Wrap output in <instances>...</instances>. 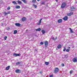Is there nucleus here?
<instances>
[{
    "instance_id": "obj_49",
    "label": "nucleus",
    "mask_w": 77,
    "mask_h": 77,
    "mask_svg": "<svg viewBox=\"0 0 77 77\" xmlns=\"http://www.w3.org/2000/svg\"><path fill=\"white\" fill-rule=\"evenodd\" d=\"M35 50H36V51H37V50L36 49H35Z\"/></svg>"
},
{
    "instance_id": "obj_18",
    "label": "nucleus",
    "mask_w": 77,
    "mask_h": 77,
    "mask_svg": "<svg viewBox=\"0 0 77 77\" xmlns=\"http://www.w3.org/2000/svg\"><path fill=\"white\" fill-rule=\"evenodd\" d=\"M16 9H20V6L17 5L16 6Z\"/></svg>"
},
{
    "instance_id": "obj_28",
    "label": "nucleus",
    "mask_w": 77,
    "mask_h": 77,
    "mask_svg": "<svg viewBox=\"0 0 77 77\" xmlns=\"http://www.w3.org/2000/svg\"><path fill=\"white\" fill-rule=\"evenodd\" d=\"M36 2V0H32V3H35Z\"/></svg>"
},
{
    "instance_id": "obj_29",
    "label": "nucleus",
    "mask_w": 77,
    "mask_h": 77,
    "mask_svg": "<svg viewBox=\"0 0 77 77\" xmlns=\"http://www.w3.org/2000/svg\"><path fill=\"white\" fill-rule=\"evenodd\" d=\"M68 57V55H65V58H66V59H67V58Z\"/></svg>"
},
{
    "instance_id": "obj_44",
    "label": "nucleus",
    "mask_w": 77,
    "mask_h": 77,
    "mask_svg": "<svg viewBox=\"0 0 77 77\" xmlns=\"http://www.w3.org/2000/svg\"><path fill=\"white\" fill-rule=\"evenodd\" d=\"M55 1L56 2H58V0H55Z\"/></svg>"
},
{
    "instance_id": "obj_19",
    "label": "nucleus",
    "mask_w": 77,
    "mask_h": 77,
    "mask_svg": "<svg viewBox=\"0 0 77 77\" xmlns=\"http://www.w3.org/2000/svg\"><path fill=\"white\" fill-rule=\"evenodd\" d=\"M41 29L40 28H38L37 29H36L35 30L36 31H41Z\"/></svg>"
},
{
    "instance_id": "obj_16",
    "label": "nucleus",
    "mask_w": 77,
    "mask_h": 77,
    "mask_svg": "<svg viewBox=\"0 0 77 77\" xmlns=\"http://www.w3.org/2000/svg\"><path fill=\"white\" fill-rule=\"evenodd\" d=\"M9 68H10V66H8L6 68V69L8 71V70H9Z\"/></svg>"
},
{
    "instance_id": "obj_35",
    "label": "nucleus",
    "mask_w": 77,
    "mask_h": 77,
    "mask_svg": "<svg viewBox=\"0 0 77 77\" xmlns=\"http://www.w3.org/2000/svg\"><path fill=\"white\" fill-rule=\"evenodd\" d=\"M8 38V37L6 36H5L4 37V39L5 40H6V38Z\"/></svg>"
},
{
    "instance_id": "obj_15",
    "label": "nucleus",
    "mask_w": 77,
    "mask_h": 77,
    "mask_svg": "<svg viewBox=\"0 0 77 77\" xmlns=\"http://www.w3.org/2000/svg\"><path fill=\"white\" fill-rule=\"evenodd\" d=\"M42 20V19H41L40 20L39 22L37 24L38 25H40L41 24V21Z\"/></svg>"
},
{
    "instance_id": "obj_22",
    "label": "nucleus",
    "mask_w": 77,
    "mask_h": 77,
    "mask_svg": "<svg viewBox=\"0 0 77 77\" xmlns=\"http://www.w3.org/2000/svg\"><path fill=\"white\" fill-rule=\"evenodd\" d=\"M17 33V30H15L14 31V34H16Z\"/></svg>"
},
{
    "instance_id": "obj_24",
    "label": "nucleus",
    "mask_w": 77,
    "mask_h": 77,
    "mask_svg": "<svg viewBox=\"0 0 77 77\" xmlns=\"http://www.w3.org/2000/svg\"><path fill=\"white\" fill-rule=\"evenodd\" d=\"M33 6H34V7H35V8H37V5H35V4H33Z\"/></svg>"
},
{
    "instance_id": "obj_37",
    "label": "nucleus",
    "mask_w": 77,
    "mask_h": 77,
    "mask_svg": "<svg viewBox=\"0 0 77 77\" xmlns=\"http://www.w3.org/2000/svg\"><path fill=\"white\" fill-rule=\"evenodd\" d=\"M72 72H73V71H72V70H71L70 71V74H72Z\"/></svg>"
},
{
    "instance_id": "obj_42",
    "label": "nucleus",
    "mask_w": 77,
    "mask_h": 77,
    "mask_svg": "<svg viewBox=\"0 0 77 77\" xmlns=\"http://www.w3.org/2000/svg\"><path fill=\"white\" fill-rule=\"evenodd\" d=\"M10 13H11V12H9V11H8V13H7L8 15V14H10Z\"/></svg>"
},
{
    "instance_id": "obj_17",
    "label": "nucleus",
    "mask_w": 77,
    "mask_h": 77,
    "mask_svg": "<svg viewBox=\"0 0 77 77\" xmlns=\"http://www.w3.org/2000/svg\"><path fill=\"white\" fill-rule=\"evenodd\" d=\"M41 32H42L43 35H44V34H45V31L44 29H42V30Z\"/></svg>"
},
{
    "instance_id": "obj_3",
    "label": "nucleus",
    "mask_w": 77,
    "mask_h": 77,
    "mask_svg": "<svg viewBox=\"0 0 77 77\" xmlns=\"http://www.w3.org/2000/svg\"><path fill=\"white\" fill-rule=\"evenodd\" d=\"M45 47H47L48 46V41H45Z\"/></svg>"
},
{
    "instance_id": "obj_33",
    "label": "nucleus",
    "mask_w": 77,
    "mask_h": 77,
    "mask_svg": "<svg viewBox=\"0 0 77 77\" xmlns=\"http://www.w3.org/2000/svg\"><path fill=\"white\" fill-rule=\"evenodd\" d=\"M11 9V7H8V8H7V10H9Z\"/></svg>"
},
{
    "instance_id": "obj_27",
    "label": "nucleus",
    "mask_w": 77,
    "mask_h": 77,
    "mask_svg": "<svg viewBox=\"0 0 77 77\" xmlns=\"http://www.w3.org/2000/svg\"><path fill=\"white\" fill-rule=\"evenodd\" d=\"M20 62H17L16 63V65H20Z\"/></svg>"
},
{
    "instance_id": "obj_14",
    "label": "nucleus",
    "mask_w": 77,
    "mask_h": 77,
    "mask_svg": "<svg viewBox=\"0 0 77 77\" xmlns=\"http://www.w3.org/2000/svg\"><path fill=\"white\" fill-rule=\"evenodd\" d=\"M57 21L59 23H62V20L61 19H59L57 20Z\"/></svg>"
},
{
    "instance_id": "obj_23",
    "label": "nucleus",
    "mask_w": 77,
    "mask_h": 77,
    "mask_svg": "<svg viewBox=\"0 0 77 77\" xmlns=\"http://www.w3.org/2000/svg\"><path fill=\"white\" fill-rule=\"evenodd\" d=\"M69 29H70V33H73V31H72V29H71V28H69Z\"/></svg>"
},
{
    "instance_id": "obj_34",
    "label": "nucleus",
    "mask_w": 77,
    "mask_h": 77,
    "mask_svg": "<svg viewBox=\"0 0 77 77\" xmlns=\"http://www.w3.org/2000/svg\"><path fill=\"white\" fill-rule=\"evenodd\" d=\"M66 47H64L63 50V51H66Z\"/></svg>"
},
{
    "instance_id": "obj_45",
    "label": "nucleus",
    "mask_w": 77,
    "mask_h": 77,
    "mask_svg": "<svg viewBox=\"0 0 77 77\" xmlns=\"http://www.w3.org/2000/svg\"><path fill=\"white\" fill-rule=\"evenodd\" d=\"M2 26H3V24L2 23L1 25Z\"/></svg>"
},
{
    "instance_id": "obj_43",
    "label": "nucleus",
    "mask_w": 77,
    "mask_h": 77,
    "mask_svg": "<svg viewBox=\"0 0 77 77\" xmlns=\"http://www.w3.org/2000/svg\"><path fill=\"white\" fill-rule=\"evenodd\" d=\"M52 39H53V40H55V39H54V37H53Z\"/></svg>"
},
{
    "instance_id": "obj_25",
    "label": "nucleus",
    "mask_w": 77,
    "mask_h": 77,
    "mask_svg": "<svg viewBox=\"0 0 77 77\" xmlns=\"http://www.w3.org/2000/svg\"><path fill=\"white\" fill-rule=\"evenodd\" d=\"M17 3H18V4H22V3L20 1H17Z\"/></svg>"
},
{
    "instance_id": "obj_46",
    "label": "nucleus",
    "mask_w": 77,
    "mask_h": 77,
    "mask_svg": "<svg viewBox=\"0 0 77 77\" xmlns=\"http://www.w3.org/2000/svg\"><path fill=\"white\" fill-rule=\"evenodd\" d=\"M68 48L69 49H70V47H69Z\"/></svg>"
},
{
    "instance_id": "obj_21",
    "label": "nucleus",
    "mask_w": 77,
    "mask_h": 77,
    "mask_svg": "<svg viewBox=\"0 0 77 77\" xmlns=\"http://www.w3.org/2000/svg\"><path fill=\"white\" fill-rule=\"evenodd\" d=\"M45 64L46 65H48L49 62H45Z\"/></svg>"
},
{
    "instance_id": "obj_5",
    "label": "nucleus",
    "mask_w": 77,
    "mask_h": 77,
    "mask_svg": "<svg viewBox=\"0 0 77 77\" xmlns=\"http://www.w3.org/2000/svg\"><path fill=\"white\" fill-rule=\"evenodd\" d=\"M72 14H73V12H70L69 13H67V16H71V15H72Z\"/></svg>"
},
{
    "instance_id": "obj_30",
    "label": "nucleus",
    "mask_w": 77,
    "mask_h": 77,
    "mask_svg": "<svg viewBox=\"0 0 77 77\" xmlns=\"http://www.w3.org/2000/svg\"><path fill=\"white\" fill-rule=\"evenodd\" d=\"M4 14L5 15H8V14L7 13H6V12H4Z\"/></svg>"
},
{
    "instance_id": "obj_11",
    "label": "nucleus",
    "mask_w": 77,
    "mask_h": 77,
    "mask_svg": "<svg viewBox=\"0 0 77 77\" xmlns=\"http://www.w3.org/2000/svg\"><path fill=\"white\" fill-rule=\"evenodd\" d=\"M15 26H18V27H20L21 26V24H20V23H16L15 24Z\"/></svg>"
},
{
    "instance_id": "obj_12",
    "label": "nucleus",
    "mask_w": 77,
    "mask_h": 77,
    "mask_svg": "<svg viewBox=\"0 0 77 77\" xmlns=\"http://www.w3.org/2000/svg\"><path fill=\"white\" fill-rule=\"evenodd\" d=\"M57 47L58 49H59L62 47V45L60 44H59L58 45Z\"/></svg>"
},
{
    "instance_id": "obj_32",
    "label": "nucleus",
    "mask_w": 77,
    "mask_h": 77,
    "mask_svg": "<svg viewBox=\"0 0 77 77\" xmlns=\"http://www.w3.org/2000/svg\"><path fill=\"white\" fill-rule=\"evenodd\" d=\"M39 74H42V71H40L39 72Z\"/></svg>"
},
{
    "instance_id": "obj_48",
    "label": "nucleus",
    "mask_w": 77,
    "mask_h": 77,
    "mask_svg": "<svg viewBox=\"0 0 77 77\" xmlns=\"http://www.w3.org/2000/svg\"><path fill=\"white\" fill-rule=\"evenodd\" d=\"M37 1H38V2H39V1H40V0H37Z\"/></svg>"
},
{
    "instance_id": "obj_8",
    "label": "nucleus",
    "mask_w": 77,
    "mask_h": 77,
    "mask_svg": "<svg viewBox=\"0 0 77 77\" xmlns=\"http://www.w3.org/2000/svg\"><path fill=\"white\" fill-rule=\"evenodd\" d=\"M68 16H65L63 18V20L64 21H66V20H68Z\"/></svg>"
},
{
    "instance_id": "obj_20",
    "label": "nucleus",
    "mask_w": 77,
    "mask_h": 77,
    "mask_svg": "<svg viewBox=\"0 0 77 77\" xmlns=\"http://www.w3.org/2000/svg\"><path fill=\"white\" fill-rule=\"evenodd\" d=\"M12 3L14 5H17V2L15 1H13Z\"/></svg>"
},
{
    "instance_id": "obj_10",
    "label": "nucleus",
    "mask_w": 77,
    "mask_h": 77,
    "mask_svg": "<svg viewBox=\"0 0 77 77\" xmlns=\"http://www.w3.org/2000/svg\"><path fill=\"white\" fill-rule=\"evenodd\" d=\"M70 10L71 11H73V9H75V8L72 6H71L70 8Z\"/></svg>"
},
{
    "instance_id": "obj_2",
    "label": "nucleus",
    "mask_w": 77,
    "mask_h": 77,
    "mask_svg": "<svg viewBox=\"0 0 77 77\" xmlns=\"http://www.w3.org/2000/svg\"><path fill=\"white\" fill-rule=\"evenodd\" d=\"M59 71V68L56 67L54 70V73H57Z\"/></svg>"
},
{
    "instance_id": "obj_41",
    "label": "nucleus",
    "mask_w": 77,
    "mask_h": 77,
    "mask_svg": "<svg viewBox=\"0 0 77 77\" xmlns=\"http://www.w3.org/2000/svg\"><path fill=\"white\" fill-rule=\"evenodd\" d=\"M57 39V37H56L55 38V40Z\"/></svg>"
},
{
    "instance_id": "obj_39",
    "label": "nucleus",
    "mask_w": 77,
    "mask_h": 77,
    "mask_svg": "<svg viewBox=\"0 0 77 77\" xmlns=\"http://www.w3.org/2000/svg\"><path fill=\"white\" fill-rule=\"evenodd\" d=\"M7 30H10V27H8V28H7Z\"/></svg>"
},
{
    "instance_id": "obj_9",
    "label": "nucleus",
    "mask_w": 77,
    "mask_h": 77,
    "mask_svg": "<svg viewBox=\"0 0 77 77\" xmlns=\"http://www.w3.org/2000/svg\"><path fill=\"white\" fill-rule=\"evenodd\" d=\"M26 21V18L25 17H23L22 18V21L24 22Z\"/></svg>"
},
{
    "instance_id": "obj_26",
    "label": "nucleus",
    "mask_w": 77,
    "mask_h": 77,
    "mask_svg": "<svg viewBox=\"0 0 77 77\" xmlns=\"http://www.w3.org/2000/svg\"><path fill=\"white\" fill-rule=\"evenodd\" d=\"M41 5H45V2H42Z\"/></svg>"
},
{
    "instance_id": "obj_13",
    "label": "nucleus",
    "mask_w": 77,
    "mask_h": 77,
    "mask_svg": "<svg viewBox=\"0 0 77 77\" xmlns=\"http://www.w3.org/2000/svg\"><path fill=\"white\" fill-rule=\"evenodd\" d=\"M21 1H22L24 3H25V4H27V1L26 0H21Z\"/></svg>"
},
{
    "instance_id": "obj_1",
    "label": "nucleus",
    "mask_w": 77,
    "mask_h": 77,
    "mask_svg": "<svg viewBox=\"0 0 77 77\" xmlns=\"http://www.w3.org/2000/svg\"><path fill=\"white\" fill-rule=\"evenodd\" d=\"M66 2H64L62 3L61 8L62 9H63L66 7Z\"/></svg>"
},
{
    "instance_id": "obj_38",
    "label": "nucleus",
    "mask_w": 77,
    "mask_h": 77,
    "mask_svg": "<svg viewBox=\"0 0 77 77\" xmlns=\"http://www.w3.org/2000/svg\"><path fill=\"white\" fill-rule=\"evenodd\" d=\"M49 77H53V75H50Z\"/></svg>"
},
{
    "instance_id": "obj_40",
    "label": "nucleus",
    "mask_w": 77,
    "mask_h": 77,
    "mask_svg": "<svg viewBox=\"0 0 77 77\" xmlns=\"http://www.w3.org/2000/svg\"><path fill=\"white\" fill-rule=\"evenodd\" d=\"M62 66H65V65L63 63H62Z\"/></svg>"
},
{
    "instance_id": "obj_36",
    "label": "nucleus",
    "mask_w": 77,
    "mask_h": 77,
    "mask_svg": "<svg viewBox=\"0 0 77 77\" xmlns=\"http://www.w3.org/2000/svg\"><path fill=\"white\" fill-rule=\"evenodd\" d=\"M66 52H69V50L67 49L66 50Z\"/></svg>"
},
{
    "instance_id": "obj_31",
    "label": "nucleus",
    "mask_w": 77,
    "mask_h": 77,
    "mask_svg": "<svg viewBox=\"0 0 77 77\" xmlns=\"http://www.w3.org/2000/svg\"><path fill=\"white\" fill-rule=\"evenodd\" d=\"M40 44L41 45H43L44 44V43L42 42H41L40 43Z\"/></svg>"
},
{
    "instance_id": "obj_47",
    "label": "nucleus",
    "mask_w": 77,
    "mask_h": 77,
    "mask_svg": "<svg viewBox=\"0 0 77 77\" xmlns=\"http://www.w3.org/2000/svg\"><path fill=\"white\" fill-rule=\"evenodd\" d=\"M26 31H28V29H26Z\"/></svg>"
},
{
    "instance_id": "obj_4",
    "label": "nucleus",
    "mask_w": 77,
    "mask_h": 77,
    "mask_svg": "<svg viewBox=\"0 0 77 77\" xmlns=\"http://www.w3.org/2000/svg\"><path fill=\"white\" fill-rule=\"evenodd\" d=\"M72 61L73 62H77V57H75L73 58Z\"/></svg>"
},
{
    "instance_id": "obj_7",
    "label": "nucleus",
    "mask_w": 77,
    "mask_h": 77,
    "mask_svg": "<svg viewBox=\"0 0 77 77\" xmlns=\"http://www.w3.org/2000/svg\"><path fill=\"white\" fill-rule=\"evenodd\" d=\"M14 56H20V54H17L15 53L13 54Z\"/></svg>"
},
{
    "instance_id": "obj_6",
    "label": "nucleus",
    "mask_w": 77,
    "mask_h": 77,
    "mask_svg": "<svg viewBox=\"0 0 77 77\" xmlns=\"http://www.w3.org/2000/svg\"><path fill=\"white\" fill-rule=\"evenodd\" d=\"M15 72L16 73H20L21 72V70L19 69H17L15 70Z\"/></svg>"
}]
</instances>
